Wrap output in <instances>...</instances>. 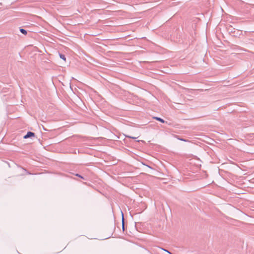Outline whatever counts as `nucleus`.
Returning a JSON list of instances; mask_svg holds the SVG:
<instances>
[{
	"mask_svg": "<svg viewBox=\"0 0 254 254\" xmlns=\"http://www.w3.org/2000/svg\"><path fill=\"white\" fill-rule=\"evenodd\" d=\"M34 135V133L32 132H28L26 135H25L24 136V138H27L28 137H30L31 136H33Z\"/></svg>",
	"mask_w": 254,
	"mask_h": 254,
	"instance_id": "f257e3e1",
	"label": "nucleus"
},
{
	"mask_svg": "<svg viewBox=\"0 0 254 254\" xmlns=\"http://www.w3.org/2000/svg\"><path fill=\"white\" fill-rule=\"evenodd\" d=\"M60 57L61 59H62L64 62H66V58L65 57V56L62 54H60Z\"/></svg>",
	"mask_w": 254,
	"mask_h": 254,
	"instance_id": "f03ea898",
	"label": "nucleus"
},
{
	"mask_svg": "<svg viewBox=\"0 0 254 254\" xmlns=\"http://www.w3.org/2000/svg\"><path fill=\"white\" fill-rule=\"evenodd\" d=\"M19 30L20 32L24 35H26L27 33V31L23 28H20Z\"/></svg>",
	"mask_w": 254,
	"mask_h": 254,
	"instance_id": "7ed1b4c3",
	"label": "nucleus"
},
{
	"mask_svg": "<svg viewBox=\"0 0 254 254\" xmlns=\"http://www.w3.org/2000/svg\"><path fill=\"white\" fill-rule=\"evenodd\" d=\"M153 118L155 119V120H157V121L162 123H164L165 122V121L163 119H161L160 118L154 117Z\"/></svg>",
	"mask_w": 254,
	"mask_h": 254,
	"instance_id": "20e7f679",
	"label": "nucleus"
},
{
	"mask_svg": "<svg viewBox=\"0 0 254 254\" xmlns=\"http://www.w3.org/2000/svg\"><path fill=\"white\" fill-rule=\"evenodd\" d=\"M122 216H123V214L122 213ZM122 227L123 230H124L125 229V223H124V217H122Z\"/></svg>",
	"mask_w": 254,
	"mask_h": 254,
	"instance_id": "39448f33",
	"label": "nucleus"
},
{
	"mask_svg": "<svg viewBox=\"0 0 254 254\" xmlns=\"http://www.w3.org/2000/svg\"><path fill=\"white\" fill-rule=\"evenodd\" d=\"M127 137H128V138H133V139H135V138H137V137H133V136H126Z\"/></svg>",
	"mask_w": 254,
	"mask_h": 254,
	"instance_id": "423d86ee",
	"label": "nucleus"
},
{
	"mask_svg": "<svg viewBox=\"0 0 254 254\" xmlns=\"http://www.w3.org/2000/svg\"><path fill=\"white\" fill-rule=\"evenodd\" d=\"M168 253H169V254H172L171 253H170L169 251H166Z\"/></svg>",
	"mask_w": 254,
	"mask_h": 254,
	"instance_id": "0eeeda50",
	"label": "nucleus"
},
{
	"mask_svg": "<svg viewBox=\"0 0 254 254\" xmlns=\"http://www.w3.org/2000/svg\"><path fill=\"white\" fill-rule=\"evenodd\" d=\"M147 166L148 168H151V167H149V166Z\"/></svg>",
	"mask_w": 254,
	"mask_h": 254,
	"instance_id": "6e6552de",
	"label": "nucleus"
}]
</instances>
